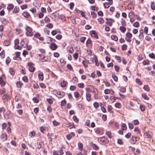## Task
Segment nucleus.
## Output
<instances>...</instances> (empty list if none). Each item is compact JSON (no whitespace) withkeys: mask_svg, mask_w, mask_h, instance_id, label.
Listing matches in <instances>:
<instances>
[{"mask_svg":"<svg viewBox=\"0 0 155 155\" xmlns=\"http://www.w3.org/2000/svg\"><path fill=\"white\" fill-rule=\"evenodd\" d=\"M51 93L55 95L58 98H61L64 95V93L63 92H60L58 91H52Z\"/></svg>","mask_w":155,"mask_h":155,"instance_id":"obj_1","label":"nucleus"},{"mask_svg":"<svg viewBox=\"0 0 155 155\" xmlns=\"http://www.w3.org/2000/svg\"><path fill=\"white\" fill-rule=\"evenodd\" d=\"M98 141L100 144L103 145H105L108 142L107 138L105 137L99 138Z\"/></svg>","mask_w":155,"mask_h":155,"instance_id":"obj_2","label":"nucleus"},{"mask_svg":"<svg viewBox=\"0 0 155 155\" xmlns=\"http://www.w3.org/2000/svg\"><path fill=\"white\" fill-rule=\"evenodd\" d=\"M26 30L27 32L26 33V35L28 36H31L33 35V33L32 32V29L29 26H27L26 28Z\"/></svg>","mask_w":155,"mask_h":155,"instance_id":"obj_3","label":"nucleus"},{"mask_svg":"<svg viewBox=\"0 0 155 155\" xmlns=\"http://www.w3.org/2000/svg\"><path fill=\"white\" fill-rule=\"evenodd\" d=\"M20 52H16L15 53V56H14L13 59L15 60H17L18 61H20L21 60V58L20 57Z\"/></svg>","mask_w":155,"mask_h":155,"instance_id":"obj_4","label":"nucleus"},{"mask_svg":"<svg viewBox=\"0 0 155 155\" xmlns=\"http://www.w3.org/2000/svg\"><path fill=\"white\" fill-rule=\"evenodd\" d=\"M140 138L137 137L132 136V138L130 139V143L133 144H135L136 142Z\"/></svg>","mask_w":155,"mask_h":155,"instance_id":"obj_5","label":"nucleus"},{"mask_svg":"<svg viewBox=\"0 0 155 155\" xmlns=\"http://www.w3.org/2000/svg\"><path fill=\"white\" fill-rule=\"evenodd\" d=\"M126 37L125 38L126 40L128 42H131V38L132 36V34L130 32H127L126 33Z\"/></svg>","mask_w":155,"mask_h":155,"instance_id":"obj_6","label":"nucleus"},{"mask_svg":"<svg viewBox=\"0 0 155 155\" xmlns=\"http://www.w3.org/2000/svg\"><path fill=\"white\" fill-rule=\"evenodd\" d=\"M90 35L93 38H94L96 39L98 38V36L97 33L94 30L91 31L90 32Z\"/></svg>","mask_w":155,"mask_h":155,"instance_id":"obj_7","label":"nucleus"},{"mask_svg":"<svg viewBox=\"0 0 155 155\" xmlns=\"http://www.w3.org/2000/svg\"><path fill=\"white\" fill-rule=\"evenodd\" d=\"M152 136V134L150 131H148L147 132L145 133L144 134V136L145 138H150Z\"/></svg>","mask_w":155,"mask_h":155,"instance_id":"obj_8","label":"nucleus"},{"mask_svg":"<svg viewBox=\"0 0 155 155\" xmlns=\"http://www.w3.org/2000/svg\"><path fill=\"white\" fill-rule=\"evenodd\" d=\"M50 48L52 50H54L57 49L58 46L55 44L53 43L51 44Z\"/></svg>","mask_w":155,"mask_h":155,"instance_id":"obj_9","label":"nucleus"},{"mask_svg":"<svg viewBox=\"0 0 155 155\" xmlns=\"http://www.w3.org/2000/svg\"><path fill=\"white\" fill-rule=\"evenodd\" d=\"M4 116L5 118L7 119L10 118L11 117L10 111L6 112V113L4 114Z\"/></svg>","mask_w":155,"mask_h":155,"instance_id":"obj_10","label":"nucleus"},{"mask_svg":"<svg viewBox=\"0 0 155 155\" xmlns=\"http://www.w3.org/2000/svg\"><path fill=\"white\" fill-rule=\"evenodd\" d=\"M112 4V2H105L104 4V6L105 8H108Z\"/></svg>","mask_w":155,"mask_h":155,"instance_id":"obj_11","label":"nucleus"},{"mask_svg":"<svg viewBox=\"0 0 155 155\" xmlns=\"http://www.w3.org/2000/svg\"><path fill=\"white\" fill-rule=\"evenodd\" d=\"M4 78V75L0 77V84L2 86H4L5 84V82L3 81V78Z\"/></svg>","mask_w":155,"mask_h":155,"instance_id":"obj_12","label":"nucleus"},{"mask_svg":"<svg viewBox=\"0 0 155 155\" xmlns=\"http://www.w3.org/2000/svg\"><path fill=\"white\" fill-rule=\"evenodd\" d=\"M67 127H70V129H71L73 128H75V125L73 123H69L67 124Z\"/></svg>","mask_w":155,"mask_h":155,"instance_id":"obj_13","label":"nucleus"},{"mask_svg":"<svg viewBox=\"0 0 155 155\" xmlns=\"http://www.w3.org/2000/svg\"><path fill=\"white\" fill-rule=\"evenodd\" d=\"M2 98L4 101H7L9 99V95L8 94H4Z\"/></svg>","mask_w":155,"mask_h":155,"instance_id":"obj_14","label":"nucleus"},{"mask_svg":"<svg viewBox=\"0 0 155 155\" xmlns=\"http://www.w3.org/2000/svg\"><path fill=\"white\" fill-rule=\"evenodd\" d=\"M1 138L3 141H5L7 139V135L6 134H3L1 135Z\"/></svg>","mask_w":155,"mask_h":155,"instance_id":"obj_15","label":"nucleus"},{"mask_svg":"<svg viewBox=\"0 0 155 155\" xmlns=\"http://www.w3.org/2000/svg\"><path fill=\"white\" fill-rule=\"evenodd\" d=\"M91 147L94 150H97L99 149V147L95 144L93 143H91Z\"/></svg>","mask_w":155,"mask_h":155,"instance_id":"obj_16","label":"nucleus"},{"mask_svg":"<svg viewBox=\"0 0 155 155\" xmlns=\"http://www.w3.org/2000/svg\"><path fill=\"white\" fill-rule=\"evenodd\" d=\"M50 61V58L49 57L45 56L43 61L42 62H49Z\"/></svg>","mask_w":155,"mask_h":155,"instance_id":"obj_17","label":"nucleus"},{"mask_svg":"<svg viewBox=\"0 0 155 155\" xmlns=\"http://www.w3.org/2000/svg\"><path fill=\"white\" fill-rule=\"evenodd\" d=\"M22 15L25 18H28L29 16V14L27 12H23Z\"/></svg>","mask_w":155,"mask_h":155,"instance_id":"obj_18","label":"nucleus"},{"mask_svg":"<svg viewBox=\"0 0 155 155\" xmlns=\"http://www.w3.org/2000/svg\"><path fill=\"white\" fill-rule=\"evenodd\" d=\"M38 77L40 80L43 81L44 79L43 74L42 72H40L38 74Z\"/></svg>","mask_w":155,"mask_h":155,"instance_id":"obj_19","label":"nucleus"},{"mask_svg":"<svg viewBox=\"0 0 155 155\" xmlns=\"http://www.w3.org/2000/svg\"><path fill=\"white\" fill-rule=\"evenodd\" d=\"M112 108V107L111 105H109L107 106V110L110 113H113Z\"/></svg>","mask_w":155,"mask_h":155,"instance_id":"obj_20","label":"nucleus"},{"mask_svg":"<svg viewBox=\"0 0 155 155\" xmlns=\"http://www.w3.org/2000/svg\"><path fill=\"white\" fill-rule=\"evenodd\" d=\"M86 99L88 101H90L91 100V95L89 93L86 94Z\"/></svg>","mask_w":155,"mask_h":155,"instance_id":"obj_21","label":"nucleus"},{"mask_svg":"<svg viewBox=\"0 0 155 155\" xmlns=\"http://www.w3.org/2000/svg\"><path fill=\"white\" fill-rule=\"evenodd\" d=\"M14 7V5L12 4H10L7 6V9L8 11H11L13 9Z\"/></svg>","mask_w":155,"mask_h":155,"instance_id":"obj_22","label":"nucleus"},{"mask_svg":"<svg viewBox=\"0 0 155 155\" xmlns=\"http://www.w3.org/2000/svg\"><path fill=\"white\" fill-rule=\"evenodd\" d=\"M128 17L130 18H133L134 17V12L132 11H131L128 14Z\"/></svg>","mask_w":155,"mask_h":155,"instance_id":"obj_23","label":"nucleus"},{"mask_svg":"<svg viewBox=\"0 0 155 155\" xmlns=\"http://www.w3.org/2000/svg\"><path fill=\"white\" fill-rule=\"evenodd\" d=\"M111 38L112 40L116 41H117L118 39L117 37L115 35H112L111 36Z\"/></svg>","mask_w":155,"mask_h":155,"instance_id":"obj_24","label":"nucleus"},{"mask_svg":"<svg viewBox=\"0 0 155 155\" xmlns=\"http://www.w3.org/2000/svg\"><path fill=\"white\" fill-rule=\"evenodd\" d=\"M120 30L122 33H124L126 31V28L124 26H120Z\"/></svg>","mask_w":155,"mask_h":155,"instance_id":"obj_25","label":"nucleus"},{"mask_svg":"<svg viewBox=\"0 0 155 155\" xmlns=\"http://www.w3.org/2000/svg\"><path fill=\"white\" fill-rule=\"evenodd\" d=\"M22 85L23 83L21 81H18L16 83V86L18 88H21Z\"/></svg>","mask_w":155,"mask_h":155,"instance_id":"obj_26","label":"nucleus"},{"mask_svg":"<svg viewBox=\"0 0 155 155\" xmlns=\"http://www.w3.org/2000/svg\"><path fill=\"white\" fill-rule=\"evenodd\" d=\"M19 12V7L17 6H15L14 8L13 11L14 13H17L18 12Z\"/></svg>","mask_w":155,"mask_h":155,"instance_id":"obj_27","label":"nucleus"},{"mask_svg":"<svg viewBox=\"0 0 155 155\" xmlns=\"http://www.w3.org/2000/svg\"><path fill=\"white\" fill-rule=\"evenodd\" d=\"M0 56L3 59L5 57V51L3 50L0 53Z\"/></svg>","mask_w":155,"mask_h":155,"instance_id":"obj_28","label":"nucleus"},{"mask_svg":"<svg viewBox=\"0 0 155 155\" xmlns=\"http://www.w3.org/2000/svg\"><path fill=\"white\" fill-rule=\"evenodd\" d=\"M5 111V109L3 107L0 108V117L1 116V113H4Z\"/></svg>","mask_w":155,"mask_h":155,"instance_id":"obj_29","label":"nucleus"},{"mask_svg":"<svg viewBox=\"0 0 155 155\" xmlns=\"http://www.w3.org/2000/svg\"><path fill=\"white\" fill-rule=\"evenodd\" d=\"M68 51L70 53H73L74 52V50L73 48L71 47H69L68 48Z\"/></svg>","mask_w":155,"mask_h":155,"instance_id":"obj_30","label":"nucleus"},{"mask_svg":"<svg viewBox=\"0 0 155 155\" xmlns=\"http://www.w3.org/2000/svg\"><path fill=\"white\" fill-rule=\"evenodd\" d=\"M10 44V42L9 41L5 40L4 42V45L5 46H9Z\"/></svg>","mask_w":155,"mask_h":155,"instance_id":"obj_31","label":"nucleus"},{"mask_svg":"<svg viewBox=\"0 0 155 155\" xmlns=\"http://www.w3.org/2000/svg\"><path fill=\"white\" fill-rule=\"evenodd\" d=\"M11 61V59L9 57H7L6 61L5 63L6 64H9Z\"/></svg>","mask_w":155,"mask_h":155,"instance_id":"obj_32","label":"nucleus"},{"mask_svg":"<svg viewBox=\"0 0 155 155\" xmlns=\"http://www.w3.org/2000/svg\"><path fill=\"white\" fill-rule=\"evenodd\" d=\"M142 97L145 100H148L149 99V98L147 96L146 94H143L142 95Z\"/></svg>","mask_w":155,"mask_h":155,"instance_id":"obj_33","label":"nucleus"},{"mask_svg":"<svg viewBox=\"0 0 155 155\" xmlns=\"http://www.w3.org/2000/svg\"><path fill=\"white\" fill-rule=\"evenodd\" d=\"M73 119L74 122H76L77 123H78L79 119L76 116H74L73 117Z\"/></svg>","mask_w":155,"mask_h":155,"instance_id":"obj_34","label":"nucleus"},{"mask_svg":"<svg viewBox=\"0 0 155 155\" xmlns=\"http://www.w3.org/2000/svg\"><path fill=\"white\" fill-rule=\"evenodd\" d=\"M60 155H62L64 154L63 152V147H61L59 148V150L58 151Z\"/></svg>","mask_w":155,"mask_h":155,"instance_id":"obj_35","label":"nucleus"},{"mask_svg":"<svg viewBox=\"0 0 155 155\" xmlns=\"http://www.w3.org/2000/svg\"><path fill=\"white\" fill-rule=\"evenodd\" d=\"M78 145L79 149H80L81 151L82 150L83 148V145L82 143L79 142L78 143Z\"/></svg>","mask_w":155,"mask_h":155,"instance_id":"obj_36","label":"nucleus"},{"mask_svg":"<svg viewBox=\"0 0 155 155\" xmlns=\"http://www.w3.org/2000/svg\"><path fill=\"white\" fill-rule=\"evenodd\" d=\"M94 61L95 63V65L97 66H98L99 64L96 56L94 55Z\"/></svg>","mask_w":155,"mask_h":155,"instance_id":"obj_37","label":"nucleus"},{"mask_svg":"<svg viewBox=\"0 0 155 155\" xmlns=\"http://www.w3.org/2000/svg\"><path fill=\"white\" fill-rule=\"evenodd\" d=\"M67 82L64 81H63L61 83V86L62 87H64L66 86Z\"/></svg>","mask_w":155,"mask_h":155,"instance_id":"obj_38","label":"nucleus"},{"mask_svg":"<svg viewBox=\"0 0 155 155\" xmlns=\"http://www.w3.org/2000/svg\"><path fill=\"white\" fill-rule=\"evenodd\" d=\"M106 134L109 138H111V133L110 132L107 131L106 132Z\"/></svg>","mask_w":155,"mask_h":155,"instance_id":"obj_39","label":"nucleus"},{"mask_svg":"<svg viewBox=\"0 0 155 155\" xmlns=\"http://www.w3.org/2000/svg\"><path fill=\"white\" fill-rule=\"evenodd\" d=\"M115 106L116 108H120L121 107V104L119 102L116 103L115 104Z\"/></svg>","mask_w":155,"mask_h":155,"instance_id":"obj_40","label":"nucleus"},{"mask_svg":"<svg viewBox=\"0 0 155 155\" xmlns=\"http://www.w3.org/2000/svg\"><path fill=\"white\" fill-rule=\"evenodd\" d=\"M151 8L153 10H155V4L154 2H152L151 4Z\"/></svg>","mask_w":155,"mask_h":155,"instance_id":"obj_41","label":"nucleus"},{"mask_svg":"<svg viewBox=\"0 0 155 155\" xmlns=\"http://www.w3.org/2000/svg\"><path fill=\"white\" fill-rule=\"evenodd\" d=\"M93 106L95 108L97 109L99 107V105L98 103L97 102H95L93 104Z\"/></svg>","mask_w":155,"mask_h":155,"instance_id":"obj_42","label":"nucleus"},{"mask_svg":"<svg viewBox=\"0 0 155 155\" xmlns=\"http://www.w3.org/2000/svg\"><path fill=\"white\" fill-rule=\"evenodd\" d=\"M143 89L147 91H149L150 90V88L147 85H144L143 87Z\"/></svg>","mask_w":155,"mask_h":155,"instance_id":"obj_43","label":"nucleus"},{"mask_svg":"<svg viewBox=\"0 0 155 155\" xmlns=\"http://www.w3.org/2000/svg\"><path fill=\"white\" fill-rule=\"evenodd\" d=\"M99 23L100 24H102L104 22V20L103 18H100L97 19Z\"/></svg>","mask_w":155,"mask_h":155,"instance_id":"obj_44","label":"nucleus"},{"mask_svg":"<svg viewBox=\"0 0 155 155\" xmlns=\"http://www.w3.org/2000/svg\"><path fill=\"white\" fill-rule=\"evenodd\" d=\"M136 82L139 85H141L142 84V82L139 79L137 78L136 80Z\"/></svg>","mask_w":155,"mask_h":155,"instance_id":"obj_45","label":"nucleus"},{"mask_svg":"<svg viewBox=\"0 0 155 155\" xmlns=\"http://www.w3.org/2000/svg\"><path fill=\"white\" fill-rule=\"evenodd\" d=\"M122 129L123 130H126L127 128L126 125L125 124H122L121 125Z\"/></svg>","mask_w":155,"mask_h":155,"instance_id":"obj_46","label":"nucleus"},{"mask_svg":"<svg viewBox=\"0 0 155 155\" xmlns=\"http://www.w3.org/2000/svg\"><path fill=\"white\" fill-rule=\"evenodd\" d=\"M53 124L54 126H56L59 125L60 123L59 122H58L56 120H54L53 121Z\"/></svg>","mask_w":155,"mask_h":155,"instance_id":"obj_47","label":"nucleus"},{"mask_svg":"<svg viewBox=\"0 0 155 155\" xmlns=\"http://www.w3.org/2000/svg\"><path fill=\"white\" fill-rule=\"evenodd\" d=\"M35 135V133L34 131H32L30 132L29 136L31 137H32V136H34Z\"/></svg>","mask_w":155,"mask_h":155,"instance_id":"obj_48","label":"nucleus"},{"mask_svg":"<svg viewBox=\"0 0 155 155\" xmlns=\"http://www.w3.org/2000/svg\"><path fill=\"white\" fill-rule=\"evenodd\" d=\"M14 48L16 49L20 50L21 48V47L18 45H15Z\"/></svg>","mask_w":155,"mask_h":155,"instance_id":"obj_49","label":"nucleus"},{"mask_svg":"<svg viewBox=\"0 0 155 155\" xmlns=\"http://www.w3.org/2000/svg\"><path fill=\"white\" fill-rule=\"evenodd\" d=\"M78 86L80 88H83L84 87V84L83 83H80L78 84Z\"/></svg>","mask_w":155,"mask_h":155,"instance_id":"obj_50","label":"nucleus"},{"mask_svg":"<svg viewBox=\"0 0 155 155\" xmlns=\"http://www.w3.org/2000/svg\"><path fill=\"white\" fill-rule=\"evenodd\" d=\"M35 70V68L33 67H29V70L31 72H33Z\"/></svg>","mask_w":155,"mask_h":155,"instance_id":"obj_51","label":"nucleus"},{"mask_svg":"<svg viewBox=\"0 0 155 155\" xmlns=\"http://www.w3.org/2000/svg\"><path fill=\"white\" fill-rule=\"evenodd\" d=\"M91 15L92 17L94 18H95L97 16L96 13L94 12H91Z\"/></svg>","mask_w":155,"mask_h":155,"instance_id":"obj_52","label":"nucleus"},{"mask_svg":"<svg viewBox=\"0 0 155 155\" xmlns=\"http://www.w3.org/2000/svg\"><path fill=\"white\" fill-rule=\"evenodd\" d=\"M95 132L96 134H99L101 132L100 129L98 128H97L95 129Z\"/></svg>","mask_w":155,"mask_h":155,"instance_id":"obj_53","label":"nucleus"},{"mask_svg":"<svg viewBox=\"0 0 155 155\" xmlns=\"http://www.w3.org/2000/svg\"><path fill=\"white\" fill-rule=\"evenodd\" d=\"M20 45L23 47L25 48L26 46V44H25V42L23 40H21L20 42Z\"/></svg>","mask_w":155,"mask_h":155,"instance_id":"obj_54","label":"nucleus"},{"mask_svg":"<svg viewBox=\"0 0 155 155\" xmlns=\"http://www.w3.org/2000/svg\"><path fill=\"white\" fill-rule=\"evenodd\" d=\"M127 46L126 45L124 44L121 47V49L122 50L124 51L126 50L127 48Z\"/></svg>","mask_w":155,"mask_h":155,"instance_id":"obj_55","label":"nucleus"},{"mask_svg":"<svg viewBox=\"0 0 155 155\" xmlns=\"http://www.w3.org/2000/svg\"><path fill=\"white\" fill-rule=\"evenodd\" d=\"M53 25L52 24L50 23L48 24L46 26L47 27L49 28H52L53 27Z\"/></svg>","mask_w":155,"mask_h":155,"instance_id":"obj_56","label":"nucleus"},{"mask_svg":"<svg viewBox=\"0 0 155 155\" xmlns=\"http://www.w3.org/2000/svg\"><path fill=\"white\" fill-rule=\"evenodd\" d=\"M86 38L85 37H81L80 38V41L82 43H84L85 40Z\"/></svg>","mask_w":155,"mask_h":155,"instance_id":"obj_57","label":"nucleus"},{"mask_svg":"<svg viewBox=\"0 0 155 155\" xmlns=\"http://www.w3.org/2000/svg\"><path fill=\"white\" fill-rule=\"evenodd\" d=\"M9 72L10 74L12 75H14L15 73V71L12 68L10 69Z\"/></svg>","mask_w":155,"mask_h":155,"instance_id":"obj_58","label":"nucleus"},{"mask_svg":"<svg viewBox=\"0 0 155 155\" xmlns=\"http://www.w3.org/2000/svg\"><path fill=\"white\" fill-rule=\"evenodd\" d=\"M112 77L114 81H117L118 80L117 77L115 74H113Z\"/></svg>","mask_w":155,"mask_h":155,"instance_id":"obj_59","label":"nucleus"},{"mask_svg":"<svg viewBox=\"0 0 155 155\" xmlns=\"http://www.w3.org/2000/svg\"><path fill=\"white\" fill-rule=\"evenodd\" d=\"M140 108L142 111H144L145 110V107L144 105H140Z\"/></svg>","mask_w":155,"mask_h":155,"instance_id":"obj_60","label":"nucleus"},{"mask_svg":"<svg viewBox=\"0 0 155 155\" xmlns=\"http://www.w3.org/2000/svg\"><path fill=\"white\" fill-rule=\"evenodd\" d=\"M102 120L104 121H105L106 120L107 118V115L105 114H103L102 116Z\"/></svg>","mask_w":155,"mask_h":155,"instance_id":"obj_61","label":"nucleus"},{"mask_svg":"<svg viewBox=\"0 0 155 155\" xmlns=\"http://www.w3.org/2000/svg\"><path fill=\"white\" fill-rule=\"evenodd\" d=\"M21 8L23 10L27 8V5L26 4H24L21 5Z\"/></svg>","mask_w":155,"mask_h":155,"instance_id":"obj_62","label":"nucleus"},{"mask_svg":"<svg viewBox=\"0 0 155 155\" xmlns=\"http://www.w3.org/2000/svg\"><path fill=\"white\" fill-rule=\"evenodd\" d=\"M35 38L39 39V38L41 36V35L39 33H37L34 35Z\"/></svg>","mask_w":155,"mask_h":155,"instance_id":"obj_63","label":"nucleus"},{"mask_svg":"<svg viewBox=\"0 0 155 155\" xmlns=\"http://www.w3.org/2000/svg\"><path fill=\"white\" fill-rule=\"evenodd\" d=\"M110 90L109 89H106L104 90V93L106 94H110Z\"/></svg>","mask_w":155,"mask_h":155,"instance_id":"obj_64","label":"nucleus"}]
</instances>
